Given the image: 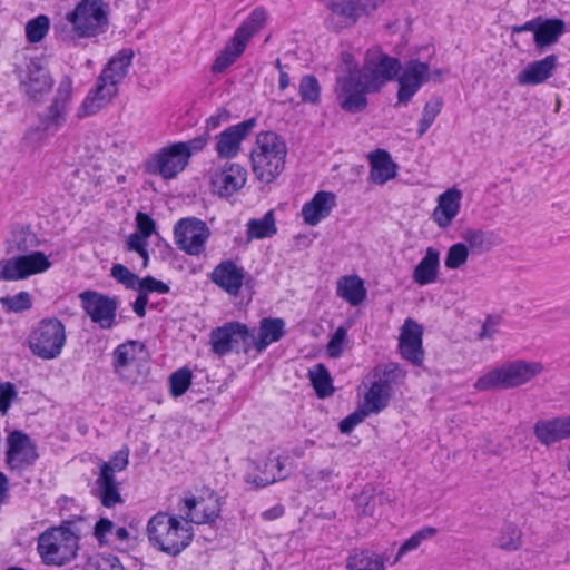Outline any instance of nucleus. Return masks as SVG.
<instances>
[{
	"mask_svg": "<svg viewBox=\"0 0 570 570\" xmlns=\"http://www.w3.org/2000/svg\"><path fill=\"white\" fill-rule=\"evenodd\" d=\"M132 58L131 49H122L109 60L83 100L80 117L95 115L111 100L118 91V85L127 76Z\"/></svg>",
	"mask_w": 570,
	"mask_h": 570,
	"instance_id": "f257e3e1",
	"label": "nucleus"
},
{
	"mask_svg": "<svg viewBox=\"0 0 570 570\" xmlns=\"http://www.w3.org/2000/svg\"><path fill=\"white\" fill-rule=\"evenodd\" d=\"M146 532L154 548L171 557L184 551L194 538L193 527L188 522L166 512L153 515L147 523Z\"/></svg>",
	"mask_w": 570,
	"mask_h": 570,
	"instance_id": "f03ea898",
	"label": "nucleus"
},
{
	"mask_svg": "<svg viewBox=\"0 0 570 570\" xmlns=\"http://www.w3.org/2000/svg\"><path fill=\"white\" fill-rule=\"evenodd\" d=\"M287 148L285 141L275 132H261L250 153L253 171L257 179L272 183L285 167Z\"/></svg>",
	"mask_w": 570,
	"mask_h": 570,
	"instance_id": "7ed1b4c3",
	"label": "nucleus"
},
{
	"mask_svg": "<svg viewBox=\"0 0 570 570\" xmlns=\"http://www.w3.org/2000/svg\"><path fill=\"white\" fill-rule=\"evenodd\" d=\"M543 372L540 362L515 360L504 362L481 375L474 383L478 391L508 390L523 385Z\"/></svg>",
	"mask_w": 570,
	"mask_h": 570,
	"instance_id": "20e7f679",
	"label": "nucleus"
},
{
	"mask_svg": "<svg viewBox=\"0 0 570 570\" xmlns=\"http://www.w3.org/2000/svg\"><path fill=\"white\" fill-rule=\"evenodd\" d=\"M343 60L346 70L337 76L336 98L343 110L356 114L366 108V95L368 92H376V90H372V87L363 79L360 68L352 63V56L350 53H343Z\"/></svg>",
	"mask_w": 570,
	"mask_h": 570,
	"instance_id": "39448f33",
	"label": "nucleus"
},
{
	"mask_svg": "<svg viewBox=\"0 0 570 570\" xmlns=\"http://www.w3.org/2000/svg\"><path fill=\"white\" fill-rule=\"evenodd\" d=\"M78 542L69 525L52 527L39 535L37 551L45 564L63 566L76 558Z\"/></svg>",
	"mask_w": 570,
	"mask_h": 570,
	"instance_id": "423d86ee",
	"label": "nucleus"
},
{
	"mask_svg": "<svg viewBox=\"0 0 570 570\" xmlns=\"http://www.w3.org/2000/svg\"><path fill=\"white\" fill-rule=\"evenodd\" d=\"M267 13L262 7L255 8L250 12L213 62V72L220 73L236 61L244 52L248 41L264 28Z\"/></svg>",
	"mask_w": 570,
	"mask_h": 570,
	"instance_id": "0eeeda50",
	"label": "nucleus"
},
{
	"mask_svg": "<svg viewBox=\"0 0 570 570\" xmlns=\"http://www.w3.org/2000/svg\"><path fill=\"white\" fill-rule=\"evenodd\" d=\"M66 327L57 317H46L37 323L28 337L30 352L41 360L57 358L66 344Z\"/></svg>",
	"mask_w": 570,
	"mask_h": 570,
	"instance_id": "6e6552de",
	"label": "nucleus"
},
{
	"mask_svg": "<svg viewBox=\"0 0 570 570\" xmlns=\"http://www.w3.org/2000/svg\"><path fill=\"white\" fill-rule=\"evenodd\" d=\"M66 20L76 37H96L107 29L108 6L102 0H81L66 14Z\"/></svg>",
	"mask_w": 570,
	"mask_h": 570,
	"instance_id": "1a4fd4ad",
	"label": "nucleus"
},
{
	"mask_svg": "<svg viewBox=\"0 0 570 570\" xmlns=\"http://www.w3.org/2000/svg\"><path fill=\"white\" fill-rule=\"evenodd\" d=\"M331 11L327 28L340 31L351 28L362 17L371 16L385 0H321Z\"/></svg>",
	"mask_w": 570,
	"mask_h": 570,
	"instance_id": "9d476101",
	"label": "nucleus"
},
{
	"mask_svg": "<svg viewBox=\"0 0 570 570\" xmlns=\"http://www.w3.org/2000/svg\"><path fill=\"white\" fill-rule=\"evenodd\" d=\"M253 342L254 330L240 322H227L210 333L212 351L219 356L230 352L248 354Z\"/></svg>",
	"mask_w": 570,
	"mask_h": 570,
	"instance_id": "9b49d317",
	"label": "nucleus"
},
{
	"mask_svg": "<svg viewBox=\"0 0 570 570\" xmlns=\"http://www.w3.org/2000/svg\"><path fill=\"white\" fill-rule=\"evenodd\" d=\"M51 266L48 257L39 250L0 259V281L14 282L43 273Z\"/></svg>",
	"mask_w": 570,
	"mask_h": 570,
	"instance_id": "f8f14e48",
	"label": "nucleus"
},
{
	"mask_svg": "<svg viewBox=\"0 0 570 570\" xmlns=\"http://www.w3.org/2000/svg\"><path fill=\"white\" fill-rule=\"evenodd\" d=\"M174 235L179 249L188 255L199 256L205 250L210 230L202 219L186 217L175 224Z\"/></svg>",
	"mask_w": 570,
	"mask_h": 570,
	"instance_id": "ddd939ff",
	"label": "nucleus"
},
{
	"mask_svg": "<svg viewBox=\"0 0 570 570\" xmlns=\"http://www.w3.org/2000/svg\"><path fill=\"white\" fill-rule=\"evenodd\" d=\"M38 458L37 445L27 433L19 430L9 433L6 463L10 470L21 473L33 466Z\"/></svg>",
	"mask_w": 570,
	"mask_h": 570,
	"instance_id": "4468645a",
	"label": "nucleus"
},
{
	"mask_svg": "<svg viewBox=\"0 0 570 570\" xmlns=\"http://www.w3.org/2000/svg\"><path fill=\"white\" fill-rule=\"evenodd\" d=\"M79 298L91 322L98 324L100 328L109 330L116 324L117 298L94 291L81 293Z\"/></svg>",
	"mask_w": 570,
	"mask_h": 570,
	"instance_id": "2eb2a0df",
	"label": "nucleus"
},
{
	"mask_svg": "<svg viewBox=\"0 0 570 570\" xmlns=\"http://www.w3.org/2000/svg\"><path fill=\"white\" fill-rule=\"evenodd\" d=\"M184 146L171 144L156 153L148 163V170L164 179H173L188 165V154Z\"/></svg>",
	"mask_w": 570,
	"mask_h": 570,
	"instance_id": "dca6fc26",
	"label": "nucleus"
},
{
	"mask_svg": "<svg viewBox=\"0 0 570 570\" xmlns=\"http://www.w3.org/2000/svg\"><path fill=\"white\" fill-rule=\"evenodd\" d=\"M429 65L419 60H410L403 68L397 82V104L406 106L422 85L430 80Z\"/></svg>",
	"mask_w": 570,
	"mask_h": 570,
	"instance_id": "f3484780",
	"label": "nucleus"
},
{
	"mask_svg": "<svg viewBox=\"0 0 570 570\" xmlns=\"http://www.w3.org/2000/svg\"><path fill=\"white\" fill-rule=\"evenodd\" d=\"M247 171L239 164L226 163L210 176L213 191L222 198H227L244 187Z\"/></svg>",
	"mask_w": 570,
	"mask_h": 570,
	"instance_id": "a211bd4d",
	"label": "nucleus"
},
{
	"mask_svg": "<svg viewBox=\"0 0 570 570\" xmlns=\"http://www.w3.org/2000/svg\"><path fill=\"white\" fill-rule=\"evenodd\" d=\"M423 327L412 318H406L401 327L399 348L403 358L421 365L424 358L422 347Z\"/></svg>",
	"mask_w": 570,
	"mask_h": 570,
	"instance_id": "6ab92c4d",
	"label": "nucleus"
},
{
	"mask_svg": "<svg viewBox=\"0 0 570 570\" xmlns=\"http://www.w3.org/2000/svg\"><path fill=\"white\" fill-rule=\"evenodd\" d=\"M396 373H401L399 366L386 367L383 376L377 381L373 382L368 391L364 396V406L368 414H376L383 411L390 402L392 394V376H397Z\"/></svg>",
	"mask_w": 570,
	"mask_h": 570,
	"instance_id": "aec40b11",
	"label": "nucleus"
},
{
	"mask_svg": "<svg viewBox=\"0 0 570 570\" xmlns=\"http://www.w3.org/2000/svg\"><path fill=\"white\" fill-rule=\"evenodd\" d=\"M72 82L70 78L65 77L58 87L57 95L42 118L41 124L46 131H57L66 121L71 99Z\"/></svg>",
	"mask_w": 570,
	"mask_h": 570,
	"instance_id": "412c9836",
	"label": "nucleus"
},
{
	"mask_svg": "<svg viewBox=\"0 0 570 570\" xmlns=\"http://www.w3.org/2000/svg\"><path fill=\"white\" fill-rule=\"evenodd\" d=\"M53 79L42 66L32 62L28 66L27 75L20 80L23 94L33 101H41L52 89Z\"/></svg>",
	"mask_w": 570,
	"mask_h": 570,
	"instance_id": "4be33fe9",
	"label": "nucleus"
},
{
	"mask_svg": "<svg viewBox=\"0 0 570 570\" xmlns=\"http://www.w3.org/2000/svg\"><path fill=\"white\" fill-rule=\"evenodd\" d=\"M255 125L256 119L250 118L222 131L216 142L218 156L224 158L235 157L239 151L242 140L250 134Z\"/></svg>",
	"mask_w": 570,
	"mask_h": 570,
	"instance_id": "5701e85b",
	"label": "nucleus"
},
{
	"mask_svg": "<svg viewBox=\"0 0 570 570\" xmlns=\"http://www.w3.org/2000/svg\"><path fill=\"white\" fill-rule=\"evenodd\" d=\"M245 278L243 267L232 259L220 262L212 272L210 279L229 295H238Z\"/></svg>",
	"mask_w": 570,
	"mask_h": 570,
	"instance_id": "b1692460",
	"label": "nucleus"
},
{
	"mask_svg": "<svg viewBox=\"0 0 570 570\" xmlns=\"http://www.w3.org/2000/svg\"><path fill=\"white\" fill-rule=\"evenodd\" d=\"M400 69L401 63L397 58L380 55V59L373 68L364 67L360 70L363 73V79L372 87V90L379 91L399 73Z\"/></svg>",
	"mask_w": 570,
	"mask_h": 570,
	"instance_id": "393cba45",
	"label": "nucleus"
},
{
	"mask_svg": "<svg viewBox=\"0 0 570 570\" xmlns=\"http://www.w3.org/2000/svg\"><path fill=\"white\" fill-rule=\"evenodd\" d=\"M179 511L185 514L181 519L190 523L203 524L213 522L218 517L217 502H207L204 499L194 497L184 498L180 502Z\"/></svg>",
	"mask_w": 570,
	"mask_h": 570,
	"instance_id": "a878e982",
	"label": "nucleus"
},
{
	"mask_svg": "<svg viewBox=\"0 0 570 570\" xmlns=\"http://www.w3.org/2000/svg\"><path fill=\"white\" fill-rule=\"evenodd\" d=\"M558 66V57L549 55L541 60L530 62L517 76V81L521 86H537L552 77Z\"/></svg>",
	"mask_w": 570,
	"mask_h": 570,
	"instance_id": "bb28decb",
	"label": "nucleus"
},
{
	"mask_svg": "<svg viewBox=\"0 0 570 570\" xmlns=\"http://www.w3.org/2000/svg\"><path fill=\"white\" fill-rule=\"evenodd\" d=\"M336 206V196L331 191H317L314 197L304 204L302 216L309 226H316L322 219L330 216L332 209Z\"/></svg>",
	"mask_w": 570,
	"mask_h": 570,
	"instance_id": "cd10ccee",
	"label": "nucleus"
},
{
	"mask_svg": "<svg viewBox=\"0 0 570 570\" xmlns=\"http://www.w3.org/2000/svg\"><path fill=\"white\" fill-rule=\"evenodd\" d=\"M461 190L448 189L438 197V205L432 213V218L440 228H448L460 212Z\"/></svg>",
	"mask_w": 570,
	"mask_h": 570,
	"instance_id": "c85d7f7f",
	"label": "nucleus"
},
{
	"mask_svg": "<svg viewBox=\"0 0 570 570\" xmlns=\"http://www.w3.org/2000/svg\"><path fill=\"white\" fill-rule=\"evenodd\" d=\"M534 435L544 445L570 438V416L540 420L534 425Z\"/></svg>",
	"mask_w": 570,
	"mask_h": 570,
	"instance_id": "c756f323",
	"label": "nucleus"
},
{
	"mask_svg": "<svg viewBox=\"0 0 570 570\" xmlns=\"http://www.w3.org/2000/svg\"><path fill=\"white\" fill-rule=\"evenodd\" d=\"M285 322L279 317H264L259 322L258 335L254 334L253 347L262 353L272 343L278 342L285 335Z\"/></svg>",
	"mask_w": 570,
	"mask_h": 570,
	"instance_id": "7c9ffc66",
	"label": "nucleus"
},
{
	"mask_svg": "<svg viewBox=\"0 0 570 570\" xmlns=\"http://www.w3.org/2000/svg\"><path fill=\"white\" fill-rule=\"evenodd\" d=\"M440 268V253L434 247H428L424 257L414 267L412 278L420 286L436 281Z\"/></svg>",
	"mask_w": 570,
	"mask_h": 570,
	"instance_id": "2f4dec72",
	"label": "nucleus"
},
{
	"mask_svg": "<svg viewBox=\"0 0 570 570\" xmlns=\"http://www.w3.org/2000/svg\"><path fill=\"white\" fill-rule=\"evenodd\" d=\"M336 294L350 305L358 306L365 301L367 291L360 276L346 275L337 281Z\"/></svg>",
	"mask_w": 570,
	"mask_h": 570,
	"instance_id": "473e14b6",
	"label": "nucleus"
},
{
	"mask_svg": "<svg viewBox=\"0 0 570 570\" xmlns=\"http://www.w3.org/2000/svg\"><path fill=\"white\" fill-rule=\"evenodd\" d=\"M396 175V165L387 151L377 149L371 155L370 178L373 183L383 185Z\"/></svg>",
	"mask_w": 570,
	"mask_h": 570,
	"instance_id": "72a5a7b5",
	"label": "nucleus"
},
{
	"mask_svg": "<svg viewBox=\"0 0 570 570\" xmlns=\"http://www.w3.org/2000/svg\"><path fill=\"white\" fill-rule=\"evenodd\" d=\"M288 471L279 456L268 455L264 461V465L259 468V474L255 475L253 483L257 488H264L268 484L286 479Z\"/></svg>",
	"mask_w": 570,
	"mask_h": 570,
	"instance_id": "f704fd0d",
	"label": "nucleus"
},
{
	"mask_svg": "<svg viewBox=\"0 0 570 570\" xmlns=\"http://www.w3.org/2000/svg\"><path fill=\"white\" fill-rule=\"evenodd\" d=\"M37 235L26 226H17L12 229L11 236L7 240L8 254H24L35 252L38 246Z\"/></svg>",
	"mask_w": 570,
	"mask_h": 570,
	"instance_id": "c9c22d12",
	"label": "nucleus"
},
{
	"mask_svg": "<svg viewBox=\"0 0 570 570\" xmlns=\"http://www.w3.org/2000/svg\"><path fill=\"white\" fill-rule=\"evenodd\" d=\"M564 21L561 19H547L540 16V22L535 32L534 43L538 49H543L558 41L564 32Z\"/></svg>",
	"mask_w": 570,
	"mask_h": 570,
	"instance_id": "e433bc0d",
	"label": "nucleus"
},
{
	"mask_svg": "<svg viewBox=\"0 0 570 570\" xmlns=\"http://www.w3.org/2000/svg\"><path fill=\"white\" fill-rule=\"evenodd\" d=\"M346 568L347 570H385L384 560L367 549L351 554L346 560Z\"/></svg>",
	"mask_w": 570,
	"mask_h": 570,
	"instance_id": "4c0bfd02",
	"label": "nucleus"
},
{
	"mask_svg": "<svg viewBox=\"0 0 570 570\" xmlns=\"http://www.w3.org/2000/svg\"><path fill=\"white\" fill-rule=\"evenodd\" d=\"M96 483L100 490V501L104 507L112 508L122 502L119 484L114 475H108L106 471L99 473Z\"/></svg>",
	"mask_w": 570,
	"mask_h": 570,
	"instance_id": "58836bf2",
	"label": "nucleus"
},
{
	"mask_svg": "<svg viewBox=\"0 0 570 570\" xmlns=\"http://www.w3.org/2000/svg\"><path fill=\"white\" fill-rule=\"evenodd\" d=\"M311 384L320 399L328 397L333 394V381L326 366L322 363L316 364L308 370Z\"/></svg>",
	"mask_w": 570,
	"mask_h": 570,
	"instance_id": "ea45409f",
	"label": "nucleus"
},
{
	"mask_svg": "<svg viewBox=\"0 0 570 570\" xmlns=\"http://www.w3.org/2000/svg\"><path fill=\"white\" fill-rule=\"evenodd\" d=\"M277 233L273 210H268L259 219H250L247 223V237L248 239H263L272 237Z\"/></svg>",
	"mask_w": 570,
	"mask_h": 570,
	"instance_id": "a19ab883",
	"label": "nucleus"
},
{
	"mask_svg": "<svg viewBox=\"0 0 570 570\" xmlns=\"http://www.w3.org/2000/svg\"><path fill=\"white\" fill-rule=\"evenodd\" d=\"M521 530L511 522H505L493 541V546L507 550L514 551L521 547Z\"/></svg>",
	"mask_w": 570,
	"mask_h": 570,
	"instance_id": "79ce46f5",
	"label": "nucleus"
},
{
	"mask_svg": "<svg viewBox=\"0 0 570 570\" xmlns=\"http://www.w3.org/2000/svg\"><path fill=\"white\" fill-rule=\"evenodd\" d=\"M463 239L469 244L472 250L479 253L488 252L497 245L495 235L482 229H468L463 234Z\"/></svg>",
	"mask_w": 570,
	"mask_h": 570,
	"instance_id": "37998d69",
	"label": "nucleus"
},
{
	"mask_svg": "<svg viewBox=\"0 0 570 570\" xmlns=\"http://www.w3.org/2000/svg\"><path fill=\"white\" fill-rule=\"evenodd\" d=\"M0 304L6 312L22 313L32 307V298L28 292H19L13 296H3Z\"/></svg>",
	"mask_w": 570,
	"mask_h": 570,
	"instance_id": "c03bdc74",
	"label": "nucleus"
},
{
	"mask_svg": "<svg viewBox=\"0 0 570 570\" xmlns=\"http://www.w3.org/2000/svg\"><path fill=\"white\" fill-rule=\"evenodd\" d=\"M299 96L303 102L317 105L321 99V86L316 77L304 76L299 81Z\"/></svg>",
	"mask_w": 570,
	"mask_h": 570,
	"instance_id": "a18cd8bd",
	"label": "nucleus"
},
{
	"mask_svg": "<svg viewBox=\"0 0 570 570\" xmlns=\"http://www.w3.org/2000/svg\"><path fill=\"white\" fill-rule=\"evenodd\" d=\"M50 27L49 18L45 14H40L36 17L35 19H31L26 24V37L29 42L37 43L41 41Z\"/></svg>",
	"mask_w": 570,
	"mask_h": 570,
	"instance_id": "49530a36",
	"label": "nucleus"
},
{
	"mask_svg": "<svg viewBox=\"0 0 570 570\" xmlns=\"http://www.w3.org/2000/svg\"><path fill=\"white\" fill-rule=\"evenodd\" d=\"M435 533L436 530L431 527L419 530L400 547L395 560L397 561L402 556L417 549L423 541L433 538Z\"/></svg>",
	"mask_w": 570,
	"mask_h": 570,
	"instance_id": "de8ad7c7",
	"label": "nucleus"
},
{
	"mask_svg": "<svg viewBox=\"0 0 570 570\" xmlns=\"http://www.w3.org/2000/svg\"><path fill=\"white\" fill-rule=\"evenodd\" d=\"M442 108V101L440 99H433L425 104L422 118L419 122L417 135L422 137L434 122L436 116L440 114Z\"/></svg>",
	"mask_w": 570,
	"mask_h": 570,
	"instance_id": "09e8293b",
	"label": "nucleus"
},
{
	"mask_svg": "<svg viewBox=\"0 0 570 570\" xmlns=\"http://www.w3.org/2000/svg\"><path fill=\"white\" fill-rule=\"evenodd\" d=\"M129 463V449L124 446L117 451L108 462H104L100 466V473L107 472L108 475H114L127 468Z\"/></svg>",
	"mask_w": 570,
	"mask_h": 570,
	"instance_id": "8fccbe9b",
	"label": "nucleus"
},
{
	"mask_svg": "<svg viewBox=\"0 0 570 570\" xmlns=\"http://www.w3.org/2000/svg\"><path fill=\"white\" fill-rule=\"evenodd\" d=\"M169 383L170 393L175 397H178L189 389L191 383V372L186 367L179 368L170 375Z\"/></svg>",
	"mask_w": 570,
	"mask_h": 570,
	"instance_id": "3c124183",
	"label": "nucleus"
},
{
	"mask_svg": "<svg viewBox=\"0 0 570 570\" xmlns=\"http://www.w3.org/2000/svg\"><path fill=\"white\" fill-rule=\"evenodd\" d=\"M468 257V246L463 243H456L449 248L444 265L449 269H456L466 263Z\"/></svg>",
	"mask_w": 570,
	"mask_h": 570,
	"instance_id": "603ef678",
	"label": "nucleus"
},
{
	"mask_svg": "<svg viewBox=\"0 0 570 570\" xmlns=\"http://www.w3.org/2000/svg\"><path fill=\"white\" fill-rule=\"evenodd\" d=\"M18 400V390L9 381L0 383V413L6 415L12 403Z\"/></svg>",
	"mask_w": 570,
	"mask_h": 570,
	"instance_id": "864d4df0",
	"label": "nucleus"
},
{
	"mask_svg": "<svg viewBox=\"0 0 570 570\" xmlns=\"http://www.w3.org/2000/svg\"><path fill=\"white\" fill-rule=\"evenodd\" d=\"M110 275L120 284L126 286L127 288H135L136 284H138V276L130 272L122 264H114L110 271Z\"/></svg>",
	"mask_w": 570,
	"mask_h": 570,
	"instance_id": "5fc2aeb1",
	"label": "nucleus"
},
{
	"mask_svg": "<svg viewBox=\"0 0 570 570\" xmlns=\"http://www.w3.org/2000/svg\"><path fill=\"white\" fill-rule=\"evenodd\" d=\"M345 341L346 330L344 327H338L326 345L327 355L331 358H338L344 351Z\"/></svg>",
	"mask_w": 570,
	"mask_h": 570,
	"instance_id": "6e6d98bb",
	"label": "nucleus"
},
{
	"mask_svg": "<svg viewBox=\"0 0 570 570\" xmlns=\"http://www.w3.org/2000/svg\"><path fill=\"white\" fill-rule=\"evenodd\" d=\"M147 238L141 234L134 233L127 238L128 250L137 252L144 261V266L148 265Z\"/></svg>",
	"mask_w": 570,
	"mask_h": 570,
	"instance_id": "4d7b16f0",
	"label": "nucleus"
},
{
	"mask_svg": "<svg viewBox=\"0 0 570 570\" xmlns=\"http://www.w3.org/2000/svg\"><path fill=\"white\" fill-rule=\"evenodd\" d=\"M138 291L147 295L148 293L166 294L169 292V286L153 276H146L138 281Z\"/></svg>",
	"mask_w": 570,
	"mask_h": 570,
	"instance_id": "13d9d810",
	"label": "nucleus"
},
{
	"mask_svg": "<svg viewBox=\"0 0 570 570\" xmlns=\"http://www.w3.org/2000/svg\"><path fill=\"white\" fill-rule=\"evenodd\" d=\"M367 415L368 413L366 412L365 409H361L360 411H356L347 415L340 422V431L343 434H350L354 430V428L358 425Z\"/></svg>",
	"mask_w": 570,
	"mask_h": 570,
	"instance_id": "bf43d9fd",
	"label": "nucleus"
},
{
	"mask_svg": "<svg viewBox=\"0 0 570 570\" xmlns=\"http://www.w3.org/2000/svg\"><path fill=\"white\" fill-rule=\"evenodd\" d=\"M136 224L138 234H141L145 237H149L156 228L154 219L148 214L141 212H138L136 215Z\"/></svg>",
	"mask_w": 570,
	"mask_h": 570,
	"instance_id": "052dcab7",
	"label": "nucleus"
},
{
	"mask_svg": "<svg viewBox=\"0 0 570 570\" xmlns=\"http://www.w3.org/2000/svg\"><path fill=\"white\" fill-rule=\"evenodd\" d=\"M114 527H115L114 522L110 521L109 519H107V518L99 519L96 522L95 531H94L96 539L100 543L106 542V537H107V534L112 533Z\"/></svg>",
	"mask_w": 570,
	"mask_h": 570,
	"instance_id": "680f3d73",
	"label": "nucleus"
},
{
	"mask_svg": "<svg viewBox=\"0 0 570 570\" xmlns=\"http://www.w3.org/2000/svg\"><path fill=\"white\" fill-rule=\"evenodd\" d=\"M207 140H208L207 136H198L188 141H180V142H176V144L184 146L185 150H183V151L188 154V159H189L194 153L202 150L206 146Z\"/></svg>",
	"mask_w": 570,
	"mask_h": 570,
	"instance_id": "e2e57ef3",
	"label": "nucleus"
},
{
	"mask_svg": "<svg viewBox=\"0 0 570 570\" xmlns=\"http://www.w3.org/2000/svg\"><path fill=\"white\" fill-rule=\"evenodd\" d=\"M374 499L371 495L362 493L356 498V508L362 515H372L374 513Z\"/></svg>",
	"mask_w": 570,
	"mask_h": 570,
	"instance_id": "0e129e2a",
	"label": "nucleus"
},
{
	"mask_svg": "<svg viewBox=\"0 0 570 570\" xmlns=\"http://www.w3.org/2000/svg\"><path fill=\"white\" fill-rule=\"evenodd\" d=\"M129 347L125 344L119 345L114 352L115 367H125L129 364Z\"/></svg>",
	"mask_w": 570,
	"mask_h": 570,
	"instance_id": "69168bd1",
	"label": "nucleus"
},
{
	"mask_svg": "<svg viewBox=\"0 0 570 570\" xmlns=\"http://www.w3.org/2000/svg\"><path fill=\"white\" fill-rule=\"evenodd\" d=\"M498 325L499 321L497 318L488 317L482 325V330L479 334V337L481 340L492 338L494 334L498 332Z\"/></svg>",
	"mask_w": 570,
	"mask_h": 570,
	"instance_id": "338daca9",
	"label": "nucleus"
},
{
	"mask_svg": "<svg viewBox=\"0 0 570 570\" xmlns=\"http://www.w3.org/2000/svg\"><path fill=\"white\" fill-rule=\"evenodd\" d=\"M96 570H125L117 557L102 558L97 561Z\"/></svg>",
	"mask_w": 570,
	"mask_h": 570,
	"instance_id": "774afa93",
	"label": "nucleus"
}]
</instances>
